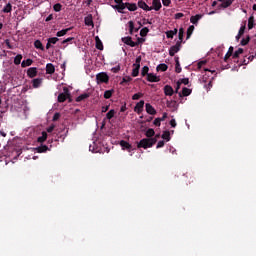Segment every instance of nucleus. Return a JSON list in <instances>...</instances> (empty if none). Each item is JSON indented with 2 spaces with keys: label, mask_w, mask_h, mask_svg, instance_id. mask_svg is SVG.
<instances>
[{
  "label": "nucleus",
  "mask_w": 256,
  "mask_h": 256,
  "mask_svg": "<svg viewBox=\"0 0 256 256\" xmlns=\"http://www.w3.org/2000/svg\"><path fill=\"white\" fill-rule=\"evenodd\" d=\"M157 143V138H143L137 143L138 149H150Z\"/></svg>",
  "instance_id": "nucleus-1"
},
{
  "label": "nucleus",
  "mask_w": 256,
  "mask_h": 256,
  "mask_svg": "<svg viewBox=\"0 0 256 256\" xmlns=\"http://www.w3.org/2000/svg\"><path fill=\"white\" fill-rule=\"evenodd\" d=\"M70 97L71 93H69V88L64 87L63 92L58 95V103H65Z\"/></svg>",
  "instance_id": "nucleus-2"
},
{
  "label": "nucleus",
  "mask_w": 256,
  "mask_h": 256,
  "mask_svg": "<svg viewBox=\"0 0 256 256\" xmlns=\"http://www.w3.org/2000/svg\"><path fill=\"white\" fill-rule=\"evenodd\" d=\"M132 77H137L139 75V69H141V56H138L133 64Z\"/></svg>",
  "instance_id": "nucleus-3"
},
{
  "label": "nucleus",
  "mask_w": 256,
  "mask_h": 256,
  "mask_svg": "<svg viewBox=\"0 0 256 256\" xmlns=\"http://www.w3.org/2000/svg\"><path fill=\"white\" fill-rule=\"evenodd\" d=\"M96 82L98 85H100V83H109V75L105 72L98 73L96 75Z\"/></svg>",
  "instance_id": "nucleus-4"
},
{
  "label": "nucleus",
  "mask_w": 256,
  "mask_h": 256,
  "mask_svg": "<svg viewBox=\"0 0 256 256\" xmlns=\"http://www.w3.org/2000/svg\"><path fill=\"white\" fill-rule=\"evenodd\" d=\"M181 51V41H177L174 46L169 49L170 57H175V53H179Z\"/></svg>",
  "instance_id": "nucleus-5"
},
{
  "label": "nucleus",
  "mask_w": 256,
  "mask_h": 256,
  "mask_svg": "<svg viewBox=\"0 0 256 256\" xmlns=\"http://www.w3.org/2000/svg\"><path fill=\"white\" fill-rule=\"evenodd\" d=\"M120 147H122L123 151L126 150L129 153H131V151H135V148L125 140L120 141Z\"/></svg>",
  "instance_id": "nucleus-6"
},
{
  "label": "nucleus",
  "mask_w": 256,
  "mask_h": 256,
  "mask_svg": "<svg viewBox=\"0 0 256 256\" xmlns=\"http://www.w3.org/2000/svg\"><path fill=\"white\" fill-rule=\"evenodd\" d=\"M143 107H145V101L140 100L134 107L135 113H137L138 115H141V113H143Z\"/></svg>",
  "instance_id": "nucleus-7"
},
{
  "label": "nucleus",
  "mask_w": 256,
  "mask_h": 256,
  "mask_svg": "<svg viewBox=\"0 0 256 256\" xmlns=\"http://www.w3.org/2000/svg\"><path fill=\"white\" fill-rule=\"evenodd\" d=\"M147 81H149V83H159L161 78L153 73H149L147 76Z\"/></svg>",
  "instance_id": "nucleus-8"
},
{
  "label": "nucleus",
  "mask_w": 256,
  "mask_h": 256,
  "mask_svg": "<svg viewBox=\"0 0 256 256\" xmlns=\"http://www.w3.org/2000/svg\"><path fill=\"white\" fill-rule=\"evenodd\" d=\"M138 7L143 9V11H153V7H149L143 0L138 1Z\"/></svg>",
  "instance_id": "nucleus-9"
},
{
  "label": "nucleus",
  "mask_w": 256,
  "mask_h": 256,
  "mask_svg": "<svg viewBox=\"0 0 256 256\" xmlns=\"http://www.w3.org/2000/svg\"><path fill=\"white\" fill-rule=\"evenodd\" d=\"M122 43L129 45V47H135V42H133V38H131V36L123 37Z\"/></svg>",
  "instance_id": "nucleus-10"
},
{
  "label": "nucleus",
  "mask_w": 256,
  "mask_h": 256,
  "mask_svg": "<svg viewBox=\"0 0 256 256\" xmlns=\"http://www.w3.org/2000/svg\"><path fill=\"white\" fill-rule=\"evenodd\" d=\"M200 19H203V14H196L195 16L190 17V23L197 25Z\"/></svg>",
  "instance_id": "nucleus-11"
},
{
  "label": "nucleus",
  "mask_w": 256,
  "mask_h": 256,
  "mask_svg": "<svg viewBox=\"0 0 256 256\" xmlns=\"http://www.w3.org/2000/svg\"><path fill=\"white\" fill-rule=\"evenodd\" d=\"M145 107L148 115H157V110L150 103H146Z\"/></svg>",
  "instance_id": "nucleus-12"
},
{
  "label": "nucleus",
  "mask_w": 256,
  "mask_h": 256,
  "mask_svg": "<svg viewBox=\"0 0 256 256\" xmlns=\"http://www.w3.org/2000/svg\"><path fill=\"white\" fill-rule=\"evenodd\" d=\"M35 150L37 153H47V151H51L49 146L41 144L40 146L36 147Z\"/></svg>",
  "instance_id": "nucleus-13"
},
{
  "label": "nucleus",
  "mask_w": 256,
  "mask_h": 256,
  "mask_svg": "<svg viewBox=\"0 0 256 256\" xmlns=\"http://www.w3.org/2000/svg\"><path fill=\"white\" fill-rule=\"evenodd\" d=\"M235 0H224L222 3L219 5V9H227V7H231L233 5V2Z\"/></svg>",
  "instance_id": "nucleus-14"
},
{
  "label": "nucleus",
  "mask_w": 256,
  "mask_h": 256,
  "mask_svg": "<svg viewBox=\"0 0 256 256\" xmlns=\"http://www.w3.org/2000/svg\"><path fill=\"white\" fill-rule=\"evenodd\" d=\"M27 75L30 79L37 77V67H31L27 70Z\"/></svg>",
  "instance_id": "nucleus-15"
},
{
  "label": "nucleus",
  "mask_w": 256,
  "mask_h": 256,
  "mask_svg": "<svg viewBox=\"0 0 256 256\" xmlns=\"http://www.w3.org/2000/svg\"><path fill=\"white\" fill-rule=\"evenodd\" d=\"M164 93L167 97H171L173 96V93H175V91L173 90V87H171L170 85H166L164 86Z\"/></svg>",
  "instance_id": "nucleus-16"
},
{
  "label": "nucleus",
  "mask_w": 256,
  "mask_h": 256,
  "mask_svg": "<svg viewBox=\"0 0 256 256\" xmlns=\"http://www.w3.org/2000/svg\"><path fill=\"white\" fill-rule=\"evenodd\" d=\"M233 51H234L233 46H230L229 49H228V52L224 56L225 63H228L230 57H233V55H234Z\"/></svg>",
  "instance_id": "nucleus-17"
},
{
  "label": "nucleus",
  "mask_w": 256,
  "mask_h": 256,
  "mask_svg": "<svg viewBox=\"0 0 256 256\" xmlns=\"http://www.w3.org/2000/svg\"><path fill=\"white\" fill-rule=\"evenodd\" d=\"M41 83H43V79L41 78H35L32 80V86L34 89H39V87H41Z\"/></svg>",
  "instance_id": "nucleus-18"
},
{
  "label": "nucleus",
  "mask_w": 256,
  "mask_h": 256,
  "mask_svg": "<svg viewBox=\"0 0 256 256\" xmlns=\"http://www.w3.org/2000/svg\"><path fill=\"white\" fill-rule=\"evenodd\" d=\"M128 25H129V33H130V35H133L134 31H135V33H137V31H139V29H141V27L135 28V23H133V21H129Z\"/></svg>",
  "instance_id": "nucleus-19"
},
{
  "label": "nucleus",
  "mask_w": 256,
  "mask_h": 256,
  "mask_svg": "<svg viewBox=\"0 0 256 256\" xmlns=\"http://www.w3.org/2000/svg\"><path fill=\"white\" fill-rule=\"evenodd\" d=\"M191 92H192L191 89H189V88H187V87H184V88L182 89V93L179 92V97H189V95H191Z\"/></svg>",
  "instance_id": "nucleus-20"
},
{
  "label": "nucleus",
  "mask_w": 256,
  "mask_h": 256,
  "mask_svg": "<svg viewBox=\"0 0 256 256\" xmlns=\"http://www.w3.org/2000/svg\"><path fill=\"white\" fill-rule=\"evenodd\" d=\"M89 97H91L90 93L81 94L76 98V102L81 103V101H85V99H89Z\"/></svg>",
  "instance_id": "nucleus-21"
},
{
  "label": "nucleus",
  "mask_w": 256,
  "mask_h": 256,
  "mask_svg": "<svg viewBox=\"0 0 256 256\" xmlns=\"http://www.w3.org/2000/svg\"><path fill=\"white\" fill-rule=\"evenodd\" d=\"M46 73L47 75H53V73H55V66L51 63H48L46 65Z\"/></svg>",
  "instance_id": "nucleus-22"
},
{
  "label": "nucleus",
  "mask_w": 256,
  "mask_h": 256,
  "mask_svg": "<svg viewBox=\"0 0 256 256\" xmlns=\"http://www.w3.org/2000/svg\"><path fill=\"white\" fill-rule=\"evenodd\" d=\"M84 23L87 27H93V16L89 15L84 18Z\"/></svg>",
  "instance_id": "nucleus-23"
},
{
  "label": "nucleus",
  "mask_w": 256,
  "mask_h": 256,
  "mask_svg": "<svg viewBox=\"0 0 256 256\" xmlns=\"http://www.w3.org/2000/svg\"><path fill=\"white\" fill-rule=\"evenodd\" d=\"M152 9H155L156 11H159L162 7L161 0H152Z\"/></svg>",
  "instance_id": "nucleus-24"
},
{
  "label": "nucleus",
  "mask_w": 256,
  "mask_h": 256,
  "mask_svg": "<svg viewBox=\"0 0 256 256\" xmlns=\"http://www.w3.org/2000/svg\"><path fill=\"white\" fill-rule=\"evenodd\" d=\"M178 30L177 28H175L174 30H169L166 32V37L167 39H173V37H175V35H177Z\"/></svg>",
  "instance_id": "nucleus-25"
},
{
  "label": "nucleus",
  "mask_w": 256,
  "mask_h": 256,
  "mask_svg": "<svg viewBox=\"0 0 256 256\" xmlns=\"http://www.w3.org/2000/svg\"><path fill=\"white\" fill-rule=\"evenodd\" d=\"M71 29H73V28L70 27V28L62 29V30H60V31H58L56 33V36H58V37H65V34L69 33V31H71Z\"/></svg>",
  "instance_id": "nucleus-26"
},
{
  "label": "nucleus",
  "mask_w": 256,
  "mask_h": 256,
  "mask_svg": "<svg viewBox=\"0 0 256 256\" xmlns=\"http://www.w3.org/2000/svg\"><path fill=\"white\" fill-rule=\"evenodd\" d=\"M31 65H33V60L31 58H28V59L22 61V63H21V67H23V68L31 67Z\"/></svg>",
  "instance_id": "nucleus-27"
},
{
  "label": "nucleus",
  "mask_w": 256,
  "mask_h": 256,
  "mask_svg": "<svg viewBox=\"0 0 256 256\" xmlns=\"http://www.w3.org/2000/svg\"><path fill=\"white\" fill-rule=\"evenodd\" d=\"M127 7V3H121L116 5L114 8L117 9L118 13H123V10Z\"/></svg>",
  "instance_id": "nucleus-28"
},
{
  "label": "nucleus",
  "mask_w": 256,
  "mask_h": 256,
  "mask_svg": "<svg viewBox=\"0 0 256 256\" xmlns=\"http://www.w3.org/2000/svg\"><path fill=\"white\" fill-rule=\"evenodd\" d=\"M38 143H45L47 141V132L43 131L42 135L37 138Z\"/></svg>",
  "instance_id": "nucleus-29"
},
{
  "label": "nucleus",
  "mask_w": 256,
  "mask_h": 256,
  "mask_svg": "<svg viewBox=\"0 0 256 256\" xmlns=\"http://www.w3.org/2000/svg\"><path fill=\"white\" fill-rule=\"evenodd\" d=\"M167 69H169V66H167V64H165V63L159 64V65L156 67V71L165 72V71H167Z\"/></svg>",
  "instance_id": "nucleus-30"
},
{
  "label": "nucleus",
  "mask_w": 256,
  "mask_h": 256,
  "mask_svg": "<svg viewBox=\"0 0 256 256\" xmlns=\"http://www.w3.org/2000/svg\"><path fill=\"white\" fill-rule=\"evenodd\" d=\"M11 11H13V5L11 3L6 4L2 9V13H11Z\"/></svg>",
  "instance_id": "nucleus-31"
},
{
  "label": "nucleus",
  "mask_w": 256,
  "mask_h": 256,
  "mask_svg": "<svg viewBox=\"0 0 256 256\" xmlns=\"http://www.w3.org/2000/svg\"><path fill=\"white\" fill-rule=\"evenodd\" d=\"M113 93H115L114 89L106 90L104 92V99H111V97H113Z\"/></svg>",
  "instance_id": "nucleus-32"
},
{
  "label": "nucleus",
  "mask_w": 256,
  "mask_h": 256,
  "mask_svg": "<svg viewBox=\"0 0 256 256\" xmlns=\"http://www.w3.org/2000/svg\"><path fill=\"white\" fill-rule=\"evenodd\" d=\"M126 7L128 9V11H137V4L135 3H129V2H126Z\"/></svg>",
  "instance_id": "nucleus-33"
},
{
  "label": "nucleus",
  "mask_w": 256,
  "mask_h": 256,
  "mask_svg": "<svg viewBox=\"0 0 256 256\" xmlns=\"http://www.w3.org/2000/svg\"><path fill=\"white\" fill-rule=\"evenodd\" d=\"M96 49L103 51V42L99 39V36H96Z\"/></svg>",
  "instance_id": "nucleus-34"
},
{
  "label": "nucleus",
  "mask_w": 256,
  "mask_h": 256,
  "mask_svg": "<svg viewBox=\"0 0 256 256\" xmlns=\"http://www.w3.org/2000/svg\"><path fill=\"white\" fill-rule=\"evenodd\" d=\"M253 27H255V18L250 16L248 19V29L251 30Z\"/></svg>",
  "instance_id": "nucleus-35"
},
{
  "label": "nucleus",
  "mask_w": 256,
  "mask_h": 256,
  "mask_svg": "<svg viewBox=\"0 0 256 256\" xmlns=\"http://www.w3.org/2000/svg\"><path fill=\"white\" fill-rule=\"evenodd\" d=\"M243 53V48H239L238 50H236L234 52V54L232 55V59H239V55H242Z\"/></svg>",
  "instance_id": "nucleus-36"
},
{
  "label": "nucleus",
  "mask_w": 256,
  "mask_h": 256,
  "mask_svg": "<svg viewBox=\"0 0 256 256\" xmlns=\"http://www.w3.org/2000/svg\"><path fill=\"white\" fill-rule=\"evenodd\" d=\"M34 47L36 48V49H40L41 51H44V47H43V43H41V40H36L35 42H34Z\"/></svg>",
  "instance_id": "nucleus-37"
},
{
  "label": "nucleus",
  "mask_w": 256,
  "mask_h": 256,
  "mask_svg": "<svg viewBox=\"0 0 256 256\" xmlns=\"http://www.w3.org/2000/svg\"><path fill=\"white\" fill-rule=\"evenodd\" d=\"M162 139H164L165 141H171V132L164 131L162 134Z\"/></svg>",
  "instance_id": "nucleus-38"
},
{
  "label": "nucleus",
  "mask_w": 256,
  "mask_h": 256,
  "mask_svg": "<svg viewBox=\"0 0 256 256\" xmlns=\"http://www.w3.org/2000/svg\"><path fill=\"white\" fill-rule=\"evenodd\" d=\"M193 31H195V26H189L187 29V36L186 39H190L191 35H193Z\"/></svg>",
  "instance_id": "nucleus-39"
},
{
  "label": "nucleus",
  "mask_w": 256,
  "mask_h": 256,
  "mask_svg": "<svg viewBox=\"0 0 256 256\" xmlns=\"http://www.w3.org/2000/svg\"><path fill=\"white\" fill-rule=\"evenodd\" d=\"M146 137H148V139H152L151 137H153L155 135V130L153 128H149L146 133H145Z\"/></svg>",
  "instance_id": "nucleus-40"
},
{
  "label": "nucleus",
  "mask_w": 256,
  "mask_h": 256,
  "mask_svg": "<svg viewBox=\"0 0 256 256\" xmlns=\"http://www.w3.org/2000/svg\"><path fill=\"white\" fill-rule=\"evenodd\" d=\"M23 59V55L18 54L14 58V65H21V60Z\"/></svg>",
  "instance_id": "nucleus-41"
},
{
  "label": "nucleus",
  "mask_w": 256,
  "mask_h": 256,
  "mask_svg": "<svg viewBox=\"0 0 256 256\" xmlns=\"http://www.w3.org/2000/svg\"><path fill=\"white\" fill-rule=\"evenodd\" d=\"M249 41H251V36L243 38L240 42V45H242V47H245V45H249Z\"/></svg>",
  "instance_id": "nucleus-42"
},
{
  "label": "nucleus",
  "mask_w": 256,
  "mask_h": 256,
  "mask_svg": "<svg viewBox=\"0 0 256 256\" xmlns=\"http://www.w3.org/2000/svg\"><path fill=\"white\" fill-rule=\"evenodd\" d=\"M147 33H149V28L144 27L140 30V37H147Z\"/></svg>",
  "instance_id": "nucleus-43"
},
{
  "label": "nucleus",
  "mask_w": 256,
  "mask_h": 256,
  "mask_svg": "<svg viewBox=\"0 0 256 256\" xmlns=\"http://www.w3.org/2000/svg\"><path fill=\"white\" fill-rule=\"evenodd\" d=\"M237 63L239 65V67H241V65H249V60H248V58H243L240 61L237 60Z\"/></svg>",
  "instance_id": "nucleus-44"
},
{
  "label": "nucleus",
  "mask_w": 256,
  "mask_h": 256,
  "mask_svg": "<svg viewBox=\"0 0 256 256\" xmlns=\"http://www.w3.org/2000/svg\"><path fill=\"white\" fill-rule=\"evenodd\" d=\"M142 77H145L146 75H149V66H144L141 70Z\"/></svg>",
  "instance_id": "nucleus-45"
},
{
  "label": "nucleus",
  "mask_w": 256,
  "mask_h": 256,
  "mask_svg": "<svg viewBox=\"0 0 256 256\" xmlns=\"http://www.w3.org/2000/svg\"><path fill=\"white\" fill-rule=\"evenodd\" d=\"M183 35H185V30L183 28H180L178 32V39L179 41H181V43H183Z\"/></svg>",
  "instance_id": "nucleus-46"
},
{
  "label": "nucleus",
  "mask_w": 256,
  "mask_h": 256,
  "mask_svg": "<svg viewBox=\"0 0 256 256\" xmlns=\"http://www.w3.org/2000/svg\"><path fill=\"white\" fill-rule=\"evenodd\" d=\"M53 9L56 13H59V11H61V9H63V5H61V3H56V4H54Z\"/></svg>",
  "instance_id": "nucleus-47"
},
{
  "label": "nucleus",
  "mask_w": 256,
  "mask_h": 256,
  "mask_svg": "<svg viewBox=\"0 0 256 256\" xmlns=\"http://www.w3.org/2000/svg\"><path fill=\"white\" fill-rule=\"evenodd\" d=\"M113 117H115V110L112 109L106 114V118L111 120Z\"/></svg>",
  "instance_id": "nucleus-48"
},
{
  "label": "nucleus",
  "mask_w": 256,
  "mask_h": 256,
  "mask_svg": "<svg viewBox=\"0 0 256 256\" xmlns=\"http://www.w3.org/2000/svg\"><path fill=\"white\" fill-rule=\"evenodd\" d=\"M131 81H133V78H131L130 76H125L122 79L121 85H123V83H131Z\"/></svg>",
  "instance_id": "nucleus-49"
},
{
  "label": "nucleus",
  "mask_w": 256,
  "mask_h": 256,
  "mask_svg": "<svg viewBox=\"0 0 256 256\" xmlns=\"http://www.w3.org/2000/svg\"><path fill=\"white\" fill-rule=\"evenodd\" d=\"M58 41H59V38H57V37H52V38H49V39H48V42H49L51 45H56Z\"/></svg>",
  "instance_id": "nucleus-50"
},
{
  "label": "nucleus",
  "mask_w": 256,
  "mask_h": 256,
  "mask_svg": "<svg viewBox=\"0 0 256 256\" xmlns=\"http://www.w3.org/2000/svg\"><path fill=\"white\" fill-rule=\"evenodd\" d=\"M143 97V93L139 92L132 96L133 101H138V99H141Z\"/></svg>",
  "instance_id": "nucleus-51"
},
{
  "label": "nucleus",
  "mask_w": 256,
  "mask_h": 256,
  "mask_svg": "<svg viewBox=\"0 0 256 256\" xmlns=\"http://www.w3.org/2000/svg\"><path fill=\"white\" fill-rule=\"evenodd\" d=\"M180 85L183 84V85H189V78H182L179 80Z\"/></svg>",
  "instance_id": "nucleus-52"
},
{
  "label": "nucleus",
  "mask_w": 256,
  "mask_h": 256,
  "mask_svg": "<svg viewBox=\"0 0 256 256\" xmlns=\"http://www.w3.org/2000/svg\"><path fill=\"white\" fill-rule=\"evenodd\" d=\"M182 68H181V63L177 62L176 66H175V72L176 73H181Z\"/></svg>",
  "instance_id": "nucleus-53"
},
{
  "label": "nucleus",
  "mask_w": 256,
  "mask_h": 256,
  "mask_svg": "<svg viewBox=\"0 0 256 256\" xmlns=\"http://www.w3.org/2000/svg\"><path fill=\"white\" fill-rule=\"evenodd\" d=\"M141 43H145V38H137V41L134 42L135 47H137V45H141Z\"/></svg>",
  "instance_id": "nucleus-54"
},
{
  "label": "nucleus",
  "mask_w": 256,
  "mask_h": 256,
  "mask_svg": "<svg viewBox=\"0 0 256 256\" xmlns=\"http://www.w3.org/2000/svg\"><path fill=\"white\" fill-rule=\"evenodd\" d=\"M245 34V26H241L238 32L239 37H243Z\"/></svg>",
  "instance_id": "nucleus-55"
},
{
  "label": "nucleus",
  "mask_w": 256,
  "mask_h": 256,
  "mask_svg": "<svg viewBox=\"0 0 256 256\" xmlns=\"http://www.w3.org/2000/svg\"><path fill=\"white\" fill-rule=\"evenodd\" d=\"M61 117V114L59 112H56L52 118V121H59Z\"/></svg>",
  "instance_id": "nucleus-56"
},
{
  "label": "nucleus",
  "mask_w": 256,
  "mask_h": 256,
  "mask_svg": "<svg viewBox=\"0 0 256 256\" xmlns=\"http://www.w3.org/2000/svg\"><path fill=\"white\" fill-rule=\"evenodd\" d=\"M153 123L156 127H161V118H156Z\"/></svg>",
  "instance_id": "nucleus-57"
},
{
  "label": "nucleus",
  "mask_w": 256,
  "mask_h": 256,
  "mask_svg": "<svg viewBox=\"0 0 256 256\" xmlns=\"http://www.w3.org/2000/svg\"><path fill=\"white\" fill-rule=\"evenodd\" d=\"M111 71H112V73H119V71H121V66L118 65V66H116V67H113V68L111 69Z\"/></svg>",
  "instance_id": "nucleus-58"
},
{
  "label": "nucleus",
  "mask_w": 256,
  "mask_h": 256,
  "mask_svg": "<svg viewBox=\"0 0 256 256\" xmlns=\"http://www.w3.org/2000/svg\"><path fill=\"white\" fill-rule=\"evenodd\" d=\"M207 91H209V89H211V87H213V77L211 80H209L208 84L205 86Z\"/></svg>",
  "instance_id": "nucleus-59"
},
{
  "label": "nucleus",
  "mask_w": 256,
  "mask_h": 256,
  "mask_svg": "<svg viewBox=\"0 0 256 256\" xmlns=\"http://www.w3.org/2000/svg\"><path fill=\"white\" fill-rule=\"evenodd\" d=\"M5 45L8 47V49H13V45H11V41L9 39L5 40Z\"/></svg>",
  "instance_id": "nucleus-60"
},
{
  "label": "nucleus",
  "mask_w": 256,
  "mask_h": 256,
  "mask_svg": "<svg viewBox=\"0 0 256 256\" xmlns=\"http://www.w3.org/2000/svg\"><path fill=\"white\" fill-rule=\"evenodd\" d=\"M198 69H201V67H203V65H207V60H202L200 62H198Z\"/></svg>",
  "instance_id": "nucleus-61"
},
{
  "label": "nucleus",
  "mask_w": 256,
  "mask_h": 256,
  "mask_svg": "<svg viewBox=\"0 0 256 256\" xmlns=\"http://www.w3.org/2000/svg\"><path fill=\"white\" fill-rule=\"evenodd\" d=\"M164 7H169L171 5V0H162Z\"/></svg>",
  "instance_id": "nucleus-62"
},
{
  "label": "nucleus",
  "mask_w": 256,
  "mask_h": 256,
  "mask_svg": "<svg viewBox=\"0 0 256 256\" xmlns=\"http://www.w3.org/2000/svg\"><path fill=\"white\" fill-rule=\"evenodd\" d=\"M73 39H75V38L69 37V38L63 40V41H62V45H65V44H67V43H70V41H73Z\"/></svg>",
  "instance_id": "nucleus-63"
},
{
  "label": "nucleus",
  "mask_w": 256,
  "mask_h": 256,
  "mask_svg": "<svg viewBox=\"0 0 256 256\" xmlns=\"http://www.w3.org/2000/svg\"><path fill=\"white\" fill-rule=\"evenodd\" d=\"M182 17H185V14H183V13H176L175 14V19H181Z\"/></svg>",
  "instance_id": "nucleus-64"
}]
</instances>
